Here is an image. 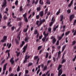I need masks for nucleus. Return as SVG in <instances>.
<instances>
[{"mask_svg":"<svg viewBox=\"0 0 76 76\" xmlns=\"http://www.w3.org/2000/svg\"><path fill=\"white\" fill-rule=\"evenodd\" d=\"M5 59H4L2 61L1 63V65H2V64H3L5 62Z\"/></svg>","mask_w":76,"mask_h":76,"instance_id":"79ce46f5","label":"nucleus"},{"mask_svg":"<svg viewBox=\"0 0 76 76\" xmlns=\"http://www.w3.org/2000/svg\"><path fill=\"white\" fill-rule=\"evenodd\" d=\"M62 67V65L60 64L58 68V70H59L58 74V76H60L63 73L62 69H60Z\"/></svg>","mask_w":76,"mask_h":76,"instance_id":"f257e3e1","label":"nucleus"},{"mask_svg":"<svg viewBox=\"0 0 76 76\" xmlns=\"http://www.w3.org/2000/svg\"><path fill=\"white\" fill-rule=\"evenodd\" d=\"M46 53V58H47L49 56V53L48 52L45 53Z\"/></svg>","mask_w":76,"mask_h":76,"instance_id":"412c9836","label":"nucleus"},{"mask_svg":"<svg viewBox=\"0 0 76 76\" xmlns=\"http://www.w3.org/2000/svg\"><path fill=\"white\" fill-rule=\"evenodd\" d=\"M48 31L51 32V28L50 27L49 28H48Z\"/></svg>","mask_w":76,"mask_h":76,"instance_id":"37998d69","label":"nucleus"},{"mask_svg":"<svg viewBox=\"0 0 76 76\" xmlns=\"http://www.w3.org/2000/svg\"><path fill=\"white\" fill-rule=\"evenodd\" d=\"M20 11L21 12V11H22L23 10V9L22 8V6H21L20 7Z\"/></svg>","mask_w":76,"mask_h":76,"instance_id":"c03bdc74","label":"nucleus"},{"mask_svg":"<svg viewBox=\"0 0 76 76\" xmlns=\"http://www.w3.org/2000/svg\"><path fill=\"white\" fill-rule=\"evenodd\" d=\"M15 42H16V45H19V42L18 41V40L17 39H15Z\"/></svg>","mask_w":76,"mask_h":76,"instance_id":"dca6fc26","label":"nucleus"},{"mask_svg":"<svg viewBox=\"0 0 76 76\" xmlns=\"http://www.w3.org/2000/svg\"><path fill=\"white\" fill-rule=\"evenodd\" d=\"M22 17H21L20 18H17V20L18 21H20L22 20Z\"/></svg>","mask_w":76,"mask_h":76,"instance_id":"4be33fe9","label":"nucleus"},{"mask_svg":"<svg viewBox=\"0 0 76 76\" xmlns=\"http://www.w3.org/2000/svg\"><path fill=\"white\" fill-rule=\"evenodd\" d=\"M12 45V44L11 43H10V45H9L8 47V48H10L11 46Z\"/></svg>","mask_w":76,"mask_h":76,"instance_id":"bf43d9fd","label":"nucleus"},{"mask_svg":"<svg viewBox=\"0 0 76 76\" xmlns=\"http://www.w3.org/2000/svg\"><path fill=\"white\" fill-rule=\"evenodd\" d=\"M40 71V69H39L37 72V74L38 75L39 72Z\"/></svg>","mask_w":76,"mask_h":76,"instance_id":"13d9d810","label":"nucleus"},{"mask_svg":"<svg viewBox=\"0 0 76 76\" xmlns=\"http://www.w3.org/2000/svg\"><path fill=\"white\" fill-rule=\"evenodd\" d=\"M38 56H35L34 57V60H36V59H38Z\"/></svg>","mask_w":76,"mask_h":76,"instance_id":"2f4dec72","label":"nucleus"},{"mask_svg":"<svg viewBox=\"0 0 76 76\" xmlns=\"http://www.w3.org/2000/svg\"><path fill=\"white\" fill-rule=\"evenodd\" d=\"M42 48V46H39L37 48V49L38 50H39Z\"/></svg>","mask_w":76,"mask_h":76,"instance_id":"e433bc0d","label":"nucleus"},{"mask_svg":"<svg viewBox=\"0 0 76 76\" xmlns=\"http://www.w3.org/2000/svg\"><path fill=\"white\" fill-rule=\"evenodd\" d=\"M41 10V9L40 7L37 8V12H39V11H40Z\"/></svg>","mask_w":76,"mask_h":76,"instance_id":"393cba45","label":"nucleus"},{"mask_svg":"<svg viewBox=\"0 0 76 76\" xmlns=\"http://www.w3.org/2000/svg\"><path fill=\"white\" fill-rule=\"evenodd\" d=\"M39 0H36L35 3V4H37Z\"/></svg>","mask_w":76,"mask_h":76,"instance_id":"8fccbe9b","label":"nucleus"},{"mask_svg":"<svg viewBox=\"0 0 76 76\" xmlns=\"http://www.w3.org/2000/svg\"><path fill=\"white\" fill-rule=\"evenodd\" d=\"M20 54V52H19L17 53V57H18L19 56Z\"/></svg>","mask_w":76,"mask_h":76,"instance_id":"603ef678","label":"nucleus"},{"mask_svg":"<svg viewBox=\"0 0 76 76\" xmlns=\"http://www.w3.org/2000/svg\"><path fill=\"white\" fill-rule=\"evenodd\" d=\"M11 70H12V67H10L9 68V72H10L11 71Z\"/></svg>","mask_w":76,"mask_h":76,"instance_id":"680f3d73","label":"nucleus"},{"mask_svg":"<svg viewBox=\"0 0 76 76\" xmlns=\"http://www.w3.org/2000/svg\"><path fill=\"white\" fill-rule=\"evenodd\" d=\"M73 0H72L70 2V3L68 5V7H70L73 4Z\"/></svg>","mask_w":76,"mask_h":76,"instance_id":"ddd939ff","label":"nucleus"},{"mask_svg":"<svg viewBox=\"0 0 76 76\" xmlns=\"http://www.w3.org/2000/svg\"><path fill=\"white\" fill-rule=\"evenodd\" d=\"M74 36H75L76 35V30H75L74 33L73 34Z\"/></svg>","mask_w":76,"mask_h":76,"instance_id":"774afa93","label":"nucleus"},{"mask_svg":"<svg viewBox=\"0 0 76 76\" xmlns=\"http://www.w3.org/2000/svg\"><path fill=\"white\" fill-rule=\"evenodd\" d=\"M39 21L37 20L36 23V25H38L37 27H39L40 26H41V24L40 23L39 24Z\"/></svg>","mask_w":76,"mask_h":76,"instance_id":"9d476101","label":"nucleus"},{"mask_svg":"<svg viewBox=\"0 0 76 76\" xmlns=\"http://www.w3.org/2000/svg\"><path fill=\"white\" fill-rule=\"evenodd\" d=\"M21 25H22V22H19L18 25L19 26H21Z\"/></svg>","mask_w":76,"mask_h":76,"instance_id":"5fc2aeb1","label":"nucleus"},{"mask_svg":"<svg viewBox=\"0 0 76 76\" xmlns=\"http://www.w3.org/2000/svg\"><path fill=\"white\" fill-rule=\"evenodd\" d=\"M28 56L26 54L25 57V60L23 61V63H26L27 62V60L29 58L30 56Z\"/></svg>","mask_w":76,"mask_h":76,"instance_id":"7ed1b4c3","label":"nucleus"},{"mask_svg":"<svg viewBox=\"0 0 76 76\" xmlns=\"http://www.w3.org/2000/svg\"><path fill=\"white\" fill-rule=\"evenodd\" d=\"M20 71V67L19 66H18V67L17 69V72H19Z\"/></svg>","mask_w":76,"mask_h":76,"instance_id":"f704fd0d","label":"nucleus"},{"mask_svg":"<svg viewBox=\"0 0 76 76\" xmlns=\"http://www.w3.org/2000/svg\"><path fill=\"white\" fill-rule=\"evenodd\" d=\"M29 37H28L26 36L25 38L24 41L27 42H28V40H29Z\"/></svg>","mask_w":76,"mask_h":76,"instance_id":"1a4fd4ad","label":"nucleus"},{"mask_svg":"<svg viewBox=\"0 0 76 76\" xmlns=\"http://www.w3.org/2000/svg\"><path fill=\"white\" fill-rule=\"evenodd\" d=\"M56 38H55L54 39H53V40H52L53 44H55V43L56 42Z\"/></svg>","mask_w":76,"mask_h":76,"instance_id":"f8f14e48","label":"nucleus"},{"mask_svg":"<svg viewBox=\"0 0 76 76\" xmlns=\"http://www.w3.org/2000/svg\"><path fill=\"white\" fill-rule=\"evenodd\" d=\"M58 26L59 25H58L56 27H55V26H54V27L53 28V30L54 32H55L56 31V29L58 28Z\"/></svg>","mask_w":76,"mask_h":76,"instance_id":"9b49d317","label":"nucleus"},{"mask_svg":"<svg viewBox=\"0 0 76 76\" xmlns=\"http://www.w3.org/2000/svg\"><path fill=\"white\" fill-rule=\"evenodd\" d=\"M66 61V60L65 59H63V60L61 62V64H64L65 62Z\"/></svg>","mask_w":76,"mask_h":76,"instance_id":"7c9ffc66","label":"nucleus"},{"mask_svg":"<svg viewBox=\"0 0 76 76\" xmlns=\"http://www.w3.org/2000/svg\"><path fill=\"white\" fill-rule=\"evenodd\" d=\"M66 47V45H65L63 47L62 50V52L64 50Z\"/></svg>","mask_w":76,"mask_h":76,"instance_id":"2eb2a0df","label":"nucleus"},{"mask_svg":"<svg viewBox=\"0 0 76 76\" xmlns=\"http://www.w3.org/2000/svg\"><path fill=\"white\" fill-rule=\"evenodd\" d=\"M45 22V19H43L41 20V19H39V22H40V24L42 25L43 23H44Z\"/></svg>","mask_w":76,"mask_h":76,"instance_id":"39448f33","label":"nucleus"},{"mask_svg":"<svg viewBox=\"0 0 76 76\" xmlns=\"http://www.w3.org/2000/svg\"><path fill=\"white\" fill-rule=\"evenodd\" d=\"M61 12V9H59L58 11L56 13V15H58Z\"/></svg>","mask_w":76,"mask_h":76,"instance_id":"6ab92c4d","label":"nucleus"},{"mask_svg":"<svg viewBox=\"0 0 76 76\" xmlns=\"http://www.w3.org/2000/svg\"><path fill=\"white\" fill-rule=\"evenodd\" d=\"M3 18L4 19V20H6V19H7V16H6V15H4L3 17Z\"/></svg>","mask_w":76,"mask_h":76,"instance_id":"c9c22d12","label":"nucleus"},{"mask_svg":"<svg viewBox=\"0 0 76 76\" xmlns=\"http://www.w3.org/2000/svg\"><path fill=\"white\" fill-rule=\"evenodd\" d=\"M39 15L40 17H42L44 15V12L43 11L40 12L39 13Z\"/></svg>","mask_w":76,"mask_h":76,"instance_id":"0eeeda50","label":"nucleus"},{"mask_svg":"<svg viewBox=\"0 0 76 76\" xmlns=\"http://www.w3.org/2000/svg\"><path fill=\"white\" fill-rule=\"evenodd\" d=\"M48 8H47L45 10V15H46L47 14V13H48Z\"/></svg>","mask_w":76,"mask_h":76,"instance_id":"5701e85b","label":"nucleus"},{"mask_svg":"<svg viewBox=\"0 0 76 76\" xmlns=\"http://www.w3.org/2000/svg\"><path fill=\"white\" fill-rule=\"evenodd\" d=\"M28 28H26V29H24L23 30V32L24 33L26 32L27 31H28Z\"/></svg>","mask_w":76,"mask_h":76,"instance_id":"bb28decb","label":"nucleus"},{"mask_svg":"<svg viewBox=\"0 0 76 76\" xmlns=\"http://www.w3.org/2000/svg\"><path fill=\"white\" fill-rule=\"evenodd\" d=\"M21 31H20L19 32V34L18 36V38L19 39V41H20V33H21Z\"/></svg>","mask_w":76,"mask_h":76,"instance_id":"4468645a","label":"nucleus"},{"mask_svg":"<svg viewBox=\"0 0 76 76\" xmlns=\"http://www.w3.org/2000/svg\"><path fill=\"white\" fill-rule=\"evenodd\" d=\"M15 4L16 5H17L18 4V0H16L15 3Z\"/></svg>","mask_w":76,"mask_h":76,"instance_id":"864d4df0","label":"nucleus"},{"mask_svg":"<svg viewBox=\"0 0 76 76\" xmlns=\"http://www.w3.org/2000/svg\"><path fill=\"white\" fill-rule=\"evenodd\" d=\"M67 14H69L71 12V10L70 9H69L67 11Z\"/></svg>","mask_w":76,"mask_h":76,"instance_id":"a211bd4d","label":"nucleus"},{"mask_svg":"<svg viewBox=\"0 0 76 76\" xmlns=\"http://www.w3.org/2000/svg\"><path fill=\"white\" fill-rule=\"evenodd\" d=\"M70 33V31H69L67 32H66L65 33V35L67 36Z\"/></svg>","mask_w":76,"mask_h":76,"instance_id":"b1692460","label":"nucleus"},{"mask_svg":"<svg viewBox=\"0 0 76 76\" xmlns=\"http://www.w3.org/2000/svg\"><path fill=\"white\" fill-rule=\"evenodd\" d=\"M46 3L48 4H50V0H47V1L46 2Z\"/></svg>","mask_w":76,"mask_h":76,"instance_id":"58836bf2","label":"nucleus"},{"mask_svg":"<svg viewBox=\"0 0 76 76\" xmlns=\"http://www.w3.org/2000/svg\"><path fill=\"white\" fill-rule=\"evenodd\" d=\"M10 62L11 63L12 65H13L14 63V61L13 60V58H12L10 60Z\"/></svg>","mask_w":76,"mask_h":76,"instance_id":"6e6552de","label":"nucleus"},{"mask_svg":"<svg viewBox=\"0 0 76 76\" xmlns=\"http://www.w3.org/2000/svg\"><path fill=\"white\" fill-rule=\"evenodd\" d=\"M24 20L25 22H26L27 23V22H28V20L27 17L24 18Z\"/></svg>","mask_w":76,"mask_h":76,"instance_id":"aec40b11","label":"nucleus"},{"mask_svg":"<svg viewBox=\"0 0 76 76\" xmlns=\"http://www.w3.org/2000/svg\"><path fill=\"white\" fill-rule=\"evenodd\" d=\"M76 43V42L75 41H73L72 42V45H75V44Z\"/></svg>","mask_w":76,"mask_h":76,"instance_id":"ea45409f","label":"nucleus"},{"mask_svg":"<svg viewBox=\"0 0 76 76\" xmlns=\"http://www.w3.org/2000/svg\"><path fill=\"white\" fill-rule=\"evenodd\" d=\"M59 45V41L58 40L57 41V42H56V45Z\"/></svg>","mask_w":76,"mask_h":76,"instance_id":"3c124183","label":"nucleus"},{"mask_svg":"<svg viewBox=\"0 0 76 76\" xmlns=\"http://www.w3.org/2000/svg\"><path fill=\"white\" fill-rule=\"evenodd\" d=\"M34 35L37 34H38L37 31L36 30V31H34Z\"/></svg>","mask_w":76,"mask_h":76,"instance_id":"de8ad7c7","label":"nucleus"},{"mask_svg":"<svg viewBox=\"0 0 76 76\" xmlns=\"http://www.w3.org/2000/svg\"><path fill=\"white\" fill-rule=\"evenodd\" d=\"M54 23L53 21H51V22L50 23V26H52V25H53V23Z\"/></svg>","mask_w":76,"mask_h":76,"instance_id":"473e14b6","label":"nucleus"},{"mask_svg":"<svg viewBox=\"0 0 76 76\" xmlns=\"http://www.w3.org/2000/svg\"><path fill=\"white\" fill-rule=\"evenodd\" d=\"M11 29H12V31H13L14 30V29H15V27H14L13 26L12 27V28H11Z\"/></svg>","mask_w":76,"mask_h":76,"instance_id":"0e129e2a","label":"nucleus"},{"mask_svg":"<svg viewBox=\"0 0 76 76\" xmlns=\"http://www.w3.org/2000/svg\"><path fill=\"white\" fill-rule=\"evenodd\" d=\"M47 69V66L45 65V66L44 67V69H43V71H45Z\"/></svg>","mask_w":76,"mask_h":76,"instance_id":"c756f323","label":"nucleus"},{"mask_svg":"<svg viewBox=\"0 0 76 76\" xmlns=\"http://www.w3.org/2000/svg\"><path fill=\"white\" fill-rule=\"evenodd\" d=\"M54 17H52V22H55V19H54Z\"/></svg>","mask_w":76,"mask_h":76,"instance_id":"c85d7f7f","label":"nucleus"},{"mask_svg":"<svg viewBox=\"0 0 76 76\" xmlns=\"http://www.w3.org/2000/svg\"><path fill=\"white\" fill-rule=\"evenodd\" d=\"M46 39V38L44 37L42 39V40L44 42H45V41Z\"/></svg>","mask_w":76,"mask_h":76,"instance_id":"a19ab883","label":"nucleus"},{"mask_svg":"<svg viewBox=\"0 0 76 76\" xmlns=\"http://www.w3.org/2000/svg\"><path fill=\"white\" fill-rule=\"evenodd\" d=\"M6 69V67H4L3 69V71H5Z\"/></svg>","mask_w":76,"mask_h":76,"instance_id":"052dcab7","label":"nucleus"},{"mask_svg":"<svg viewBox=\"0 0 76 76\" xmlns=\"http://www.w3.org/2000/svg\"><path fill=\"white\" fill-rule=\"evenodd\" d=\"M3 1L4 2L2 3V4L1 5V6L3 9H4L7 6V2L6 0H4Z\"/></svg>","mask_w":76,"mask_h":76,"instance_id":"f03ea898","label":"nucleus"},{"mask_svg":"<svg viewBox=\"0 0 76 76\" xmlns=\"http://www.w3.org/2000/svg\"><path fill=\"white\" fill-rule=\"evenodd\" d=\"M68 39V37H66V43H67L68 42V41L67 40Z\"/></svg>","mask_w":76,"mask_h":76,"instance_id":"69168bd1","label":"nucleus"},{"mask_svg":"<svg viewBox=\"0 0 76 76\" xmlns=\"http://www.w3.org/2000/svg\"><path fill=\"white\" fill-rule=\"evenodd\" d=\"M45 37H45V38H46V37H48V34H45L44 35Z\"/></svg>","mask_w":76,"mask_h":76,"instance_id":"6e6d98bb","label":"nucleus"},{"mask_svg":"<svg viewBox=\"0 0 76 76\" xmlns=\"http://www.w3.org/2000/svg\"><path fill=\"white\" fill-rule=\"evenodd\" d=\"M75 16L73 14H72L70 16L69 19L70 22H72V19L74 18Z\"/></svg>","mask_w":76,"mask_h":76,"instance_id":"423d86ee","label":"nucleus"},{"mask_svg":"<svg viewBox=\"0 0 76 76\" xmlns=\"http://www.w3.org/2000/svg\"><path fill=\"white\" fill-rule=\"evenodd\" d=\"M58 41H60L61 39L62 38L61 36L58 37Z\"/></svg>","mask_w":76,"mask_h":76,"instance_id":"4c0bfd02","label":"nucleus"},{"mask_svg":"<svg viewBox=\"0 0 76 76\" xmlns=\"http://www.w3.org/2000/svg\"><path fill=\"white\" fill-rule=\"evenodd\" d=\"M32 4H33L34 3H35V0H32Z\"/></svg>","mask_w":76,"mask_h":76,"instance_id":"338daca9","label":"nucleus"},{"mask_svg":"<svg viewBox=\"0 0 76 76\" xmlns=\"http://www.w3.org/2000/svg\"><path fill=\"white\" fill-rule=\"evenodd\" d=\"M27 47H28V45L26 44V46H24L23 49H25V50H26V49L27 48Z\"/></svg>","mask_w":76,"mask_h":76,"instance_id":"a878e982","label":"nucleus"},{"mask_svg":"<svg viewBox=\"0 0 76 76\" xmlns=\"http://www.w3.org/2000/svg\"><path fill=\"white\" fill-rule=\"evenodd\" d=\"M14 76V74L12 73H11V74L9 75H8V76Z\"/></svg>","mask_w":76,"mask_h":76,"instance_id":"49530a36","label":"nucleus"},{"mask_svg":"<svg viewBox=\"0 0 76 76\" xmlns=\"http://www.w3.org/2000/svg\"><path fill=\"white\" fill-rule=\"evenodd\" d=\"M63 15H62L60 16V21H61V22H62V20H63Z\"/></svg>","mask_w":76,"mask_h":76,"instance_id":"f3484780","label":"nucleus"},{"mask_svg":"<svg viewBox=\"0 0 76 76\" xmlns=\"http://www.w3.org/2000/svg\"><path fill=\"white\" fill-rule=\"evenodd\" d=\"M25 73L27 74H28L29 72L28 70L26 69L25 70Z\"/></svg>","mask_w":76,"mask_h":76,"instance_id":"a18cd8bd","label":"nucleus"},{"mask_svg":"<svg viewBox=\"0 0 76 76\" xmlns=\"http://www.w3.org/2000/svg\"><path fill=\"white\" fill-rule=\"evenodd\" d=\"M7 36H4L3 37V39L1 40V42L3 43L7 41Z\"/></svg>","mask_w":76,"mask_h":76,"instance_id":"20e7f679","label":"nucleus"},{"mask_svg":"<svg viewBox=\"0 0 76 76\" xmlns=\"http://www.w3.org/2000/svg\"><path fill=\"white\" fill-rule=\"evenodd\" d=\"M76 23V20H75L74 22L73 25H75Z\"/></svg>","mask_w":76,"mask_h":76,"instance_id":"e2e57ef3","label":"nucleus"},{"mask_svg":"<svg viewBox=\"0 0 76 76\" xmlns=\"http://www.w3.org/2000/svg\"><path fill=\"white\" fill-rule=\"evenodd\" d=\"M55 37L53 36H52L50 38V39H54L55 38Z\"/></svg>","mask_w":76,"mask_h":76,"instance_id":"4d7b16f0","label":"nucleus"},{"mask_svg":"<svg viewBox=\"0 0 76 76\" xmlns=\"http://www.w3.org/2000/svg\"><path fill=\"white\" fill-rule=\"evenodd\" d=\"M36 19H38L39 18V15H37L36 16Z\"/></svg>","mask_w":76,"mask_h":76,"instance_id":"09e8293b","label":"nucleus"},{"mask_svg":"<svg viewBox=\"0 0 76 76\" xmlns=\"http://www.w3.org/2000/svg\"><path fill=\"white\" fill-rule=\"evenodd\" d=\"M26 16H27V13H25V14L23 15V16L24 17V18H26Z\"/></svg>","mask_w":76,"mask_h":76,"instance_id":"cd10ccee","label":"nucleus"},{"mask_svg":"<svg viewBox=\"0 0 76 76\" xmlns=\"http://www.w3.org/2000/svg\"><path fill=\"white\" fill-rule=\"evenodd\" d=\"M32 65V63H29L28 64V67L31 66Z\"/></svg>","mask_w":76,"mask_h":76,"instance_id":"72a5a7b5","label":"nucleus"}]
</instances>
